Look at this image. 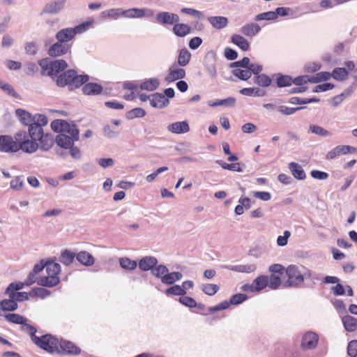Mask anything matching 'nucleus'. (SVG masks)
I'll return each instance as SVG.
<instances>
[{"label": "nucleus", "instance_id": "nucleus-1", "mask_svg": "<svg viewBox=\"0 0 357 357\" xmlns=\"http://www.w3.org/2000/svg\"><path fill=\"white\" fill-rule=\"evenodd\" d=\"M52 129L60 132L56 138V144L63 149H68L74 145L79 139V130L75 124H71L65 120L56 119L51 123Z\"/></svg>", "mask_w": 357, "mask_h": 357}, {"label": "nucleus", "instance_id": "nucleus-2", "mask_svg": "<svg viewBox=\"0 0 357 357\" xmlns=\"http://www.w3.org/2000/svg\"><path fill=\"white\" fill-rule=\"evenodd\" d=\"M288 277L284 286L287 287H297L301 286L306 278L310 276V271L305 267L295 264H291L285 270Z\"/></svg>", "mask_w": 357, "mask_h": 357}, {"label": "nucleus", "instance_id": "nucleus-3", "mask_svg": "<svg viewBox=\"0 0 357 357\" xmlns=\"http://www.w3.org/2000/svg\"><path fill=\"white\" fill-rule=\"evenodd\" d=\"M87 75H77L74 70H68L61 74L56 79V84L60 87L69 86L73 89L78 88L88 81Z\"/></svg>", "mask_w": 357, "mask_h": 357}, {"label": "nucleus", "instance_id": "nucleus-4", "mask_svg": "<svg viewBox=\"0 0 357 357\" xmlns=\"http://www.w3.org/2000/svg\"><path fill=\"white\" fill-rule=\"evenodd\" d=\"M47 275L41 276L37 281L39 285L52 287L57 285L60 279L58 275L61 272V266L58 263L49 261L46 263Z\"/></svg>", "mask_w": 357, "mask_h": 357}, {"label": "nucleus", "instance_id": "nucleus-5", "mask_svg": "<svg viewBox=\"0 0 357 357\" xmlns=\"http://www.w3.org/2000/svg\"><path fill=\"white\" fill-rule=\"evenodd\" d=\"M41 68V74L47 76H52L59 73L68 67L66 61L57 59L50 61L48 59H43L39 61Z\"/></svg>", "mask_w": 357, "mask_h": 357}, {"label": "nucleus", "instance_id": "nucleus-6", "mask_svg": "<svg viewBox=\"0 0 357 357\" xmlns=\"http://www.w3.org/2000/svg\"><path fill=\"white\" fill-rule=\"evenodd\" d=\"M33 342L41 349L50 354L61 353L59 340L52 335H45L40 337L33 336Z\"/></svg>", "mask_w": 357, "mask_h": 357}, {"label": "nucleus", "instance_id": "nucleus-7", "mask_svg": "<svg viewBox=\"0 0 357 357\" xmlns=\"http://www.w3.org/2000/svg\"><path fill=\"white\" fill-rule=\"evenodd\" d=\"M15 139L17 141V151L22 150L24 153H33L39 148L38 139L28 136L25 132L16 134Z\"/></svg>", "mask_w": 357, "mask_h": 357}, {"label": "nucleus", "instance_id": "nucleus-8", "mask_svg": "<svg viewBox=\"0 0 357 357\" xmlns=\"http://www.w3.org/2000/svg\"><path fill=\"white\" fill-rule=\"evenodd\" d=\"M154 15V11L151 8H130L128 9H123V17L127 19L135 18H150Z\"/></svg>", "mask_w": 357, "mask_h": 357}, {"label": "nucleus", "instance_id": "nucleus-9", "mask_svg": "<svg viewBox=\"0 0 357 357\" xmlns=\"http://www.w3.org/2000/svg\"><path fill=\"white\" fill-rule=\"evenodd\" d=\"M155 21L158 24L162 26H171L178 22L179 17L173 13L161 11L155 15Z\"/></svg>", "mask_w": 357, "mask_h": 357}, {"label": "nucleus", "instance_id": "nucleus-10", "mask_svg": "<svg viewBox=\"0 0 357 357\" xmlns=\"http://www.w3.org/2000/svg\"><path fill=\"white\" fill-rule=\"evenodd\" d=\"M319 341V336L314 332L305 333L301 340V348L303 350H311L317 347Z\"/></svg>", "mask_w": 357, "mask_h": 357}, {"label": "nucleus", "instance_id": "nucleus-11", "mask_svg": "<svg viewBox=\"0 0 357 357\" xmlns=\"http://www.w3.org/2000/svg\"><path fill=\"white\" fill-rule=\"evenodd\" d=\"M0 151L10 153L17 151V141L8 135H0Z\"/></svg>", "mask_w": 357, "mask_h": 357}, {"label": "nucleus", "instance_id": "nucleus-12", "mask_svg": "<svg viewBox=\"0 0 357 357\" xmlns=\"http://www.w3.org/2000/svg\"><path fill=\"white\" fill-rule=\"evenodd\" d=\"M70 49L69 45L58 41L50 47L48 54L52 57H59L67 54Z\"/></svg>", "mask_w": 357, "mask_h": 357}, {"label": "nucleus", "instance_id": "nucleus-13", "mask_svg": "<svg viewBox=\"0 0 357 357\" xmlns=\"http://www.w3.org/2000/svg\"><path fill=\"white\" fill-rule=\"evenodd\" d=\"M59 347L61 353H57L58 354L78 355L81 353V349L70 341L61 340L59 342Z\"/></svg>", "mask_w": 357, "mask_h": 357}, {"label": "nucleus", "instance_id": "nucleus-14", "mask_svg": "<svg viewBox=\"0 0 357 357\" xmlns=\"http://www.w3.org/2000/svg\"><path fill=\"white\" fill-rule=\"evenodd\" d=\"M167 129L172 133L180 135L189 132L190 126L187 121H183L170 123Z\"/></svg>", "mask_w": 357, "mask_h": 357}, {"label": "nucleus", "instance_id": "nucleus-15", "mask_svg": "<svg viewBox=\"0 0 357 357\" xmlns=\"http://www.w3.org/2000/svg\"><path fill=\"white\" fill-rule=\"evenodd\" d=\"M38 142L40 150L47 151H49L54 145L55 139L51 134L44 132L38 138Z\"/></svg>", "mask_w": 357, "mask_h": 357}, {"label": "nucleus", "instance_id": "nucleus-16", "mask_svg": "<svg viewBox=\"0 0 357 357\" xmlns=\"http://www.w3.org/2000/svg\"><path fill=\"white\" fill-rule=\"evenodd\" d=\"M150 104L153 107L162 109L169 104V100L162 93H156L151 96Z\"/></svg>", "mask_w": 357, "mask_h": 357}, {"label": "nucleus", "instance_id": "nucleus-17", "mask_svg": "<svg viewBox=\"0 0 357 357\" xmlns=\"http://www.w3.org/2000/svg\"><path fill=\"white\" fill-rule=\"evenodd\" d=\"M185 75V72L183 69L176 66H171L168 70V75L166 77V80L168 82H174L183 78Z\"/></svg>", "mask_w": 357, "mask_h": 357}, {"label": "nucleus", "instance_id": "nucleus-18", "mask_svg": "<svg viewBox=\"0 0 357 357\" xmlns=\"http://www.w3.org/2000/svg\"><path fill=\"white\" fill-rule=\"evenodd\" d=\"M101 17L104 19L116 20L123 17V9L121 8H113L101 13Z\"/></svg>", "mask_w": 357, "mask_h": 357}, {"label": "nucleus", "instance_id": "nucleus-19", "mask_svg": "<svg viewBox=\"0 0 357 357\" xmlns=\"http://www.w3.org/2000/svg\"><path fill=\"white\" fill-rule=\"evenodd\" d=\"M260 31L259 25L254 22L246 24L241 28V32L243 35L251 38L259 33Z\"/></svg>", "mask_w": 357, "mask_h": 357}, {"label": "nucleus", "instance_id": "nucleus-20", "mask_svg": "<svg viewBox=\"0 0 357 357\" xmlns=\"http://www.w3.org/2000/svg\"><path fill=\"white\" fill-rule=\"evenodd\" d=\"M55 37L58 41L65 43L74 38L75 32L73 28L63 29L56 33Z\"/></svg>", "mask_w": 357, "mask_h": 357}, {"label": "nucleus", "instance_id": "nucleus-21", "mask_svg": "<svg viewBox=\"0 0 357 357\" xmlns=\"http://www.w3.org/2000/svg\"><path fill=\"white\" fill-rule=\"evenodd\" d=\"M158 260L153 257H146L142 259L139 262V267L142 271H151L157 265Z\"/></svg>", "mask_w": 357, "mask_h": 357}, {"label": "nucleus", "instance_id": "nucleus-22", "mask_svg": "<svg viewBox=\"0 0 357 357\" xmlns=\"http://www.w3.org/2000/svg\"><path fill=\"white\" fill-rule=\"evenodd\" d=\"M65 5V0H59L54 3H50L45 5L43 12L50 14H56L60 12Z\"/></svg>", "mask_w": 357, "mask_h": 357}, {"label": "nucleus", "instance_id": "nucleus-23", "mask_svg": "<svg viewBox=\"0 0 357 357\" xmlns=\"http://www.w3.org/2000/svg\"><path fill=\"white\" fill-rule=\"evenodd\" d=\"M13 284H10L6 289V293L8 295L9 298H13L15 301H23L28 300L30 296L29 293L26 292H13Z\"/></svg>", "mask_w": 357, "mask_h": 357}, {"label": "nucleus", "instance_id": "nucleus-24", "mask_svg": "<svg viewBox=\"0 0 357 357\" xmlns=\"http://www.w3.org/2000/svg\"><path fill=\"white\" fill-rule=\"evenodd\" d=\"M77 261L84 266H91L94 264V258L86 251H81L76 255Z\"/></svg>", "mask_w": 357, "mask_h": 357}, {"label": "nucleus", "instance_id": "nucleus-25", "mask_svg": "<svg viewBox=\"0 0 357 357\" xmlns=\"http://www.w3.org/2000/svg\"><path fill=\"white\" fill-rule=\"evenodd\" d=\"M174 33L178 37H185L191 31V28L184 23H175L172 28Z\"/></svg>", "mask_w": 357, "mask_h": 357}, {"label": "nucleus", "instance_id": "nucleus-26", "mask_svg": "<svg viewBox=\"0 0 357 357\" xmlns=\"http://www.w3.org/2000/svg\"><path fill=\"white\" fill-rule=\"evenodd\" d=\"M82 91L86 95L95 96L102 92V87L98 84L90 82L83 86Z\"/></svg>", "mask_w": 357, "mask_h": 357}, {"label": "nucleus", "instance_id": "nucleus-27", "mask_svg": "<svg viewBox=\"0 0 357 357\" xmlns=\"http://www.w3.org/2000/svg\"><path fill=\"white\" fill-rule=\"evenodd\" d=\"M289 169L296 178L299 180H303L305 178V173L302 167L298 163L290 162L289 164Z\"/></svg>", "mask_w": 357, "mask_h": 357}, {"label": "nucleus", "instance_id": "nucleus-28", "mask_svg": "<svg viewBox=\"0 0 357 357\" xmlns=\"http://www.w3.org/2000/svg\"><path fill=\"white\" fill-rule=\"evenodd\" d=\"M231 42L243 51L249 49L250 43L246 38L238 34H234L231 38Z\"/></svg>", "mask_w": 357, "mask_h": 357}, {"label": "nucleus", "instance_id": "nucleus-29", "mask_svg": "<svg viewBox=\"0 0 357 357\" xmlns=\"http://www.w3.org/2000/svg\"><path fill=\"white\" fill-rule=\"evenodd\" d=\"M208 21L215 29H222L228 24L227 18L222 16L210 17H208Z\"/></svg>", "mask_w": 357, "mask_h": 357}, {"label": "nucleus", "instance_id": "nucleus-30", "mask_svg": "<svg viewBox=\"0 0 357 357\" xmlns=\"http://www.w3.org/2000/svg\"><path fill=\"white\" fill-rule=\"evenodd\" d=\"M16 116L19 119L20 121L25 125L29 126L33 123V116L29 112L22 109H17L15 112Z\"/></svg>", "mask_w": 357, "mask_h": 357}, {"label": "nucleus", "instance_id": "nucleus-31", "mask_svg": "<svg viewBox=\"0 0 357 357\" xmlns=\"http://www.w3.org/2000/svg\"><path fill=\"white\" fill-rule=\"evenodd\" d=\"M344 327L345 330L348 332H354L357 328V319L347 315L342 317V319Z\"/></svg>", "mask_w": 357, "mask_h": 357}, {"label": "nucleus", "instance_id": "nucleus-32", "mask_svg": "<svg viewBox=\"0 0 357 357\" xmlns=\"http://www.w3.org/2000/svg\"><path fill=\"white\" fill-rule=\"evenodd\" d=\"M228 269L238 273H250L257 269V266L255 264H240L230 266Z\"/></svg>", "mask_w": 357, "mask_h": 357}, {"label": "nucleus", "instance_id": "nucleus-33", "mask_svg": "<svg viewBox=\"0 0 357 357\" xmlns=\"http://www.w3.org/2000/svg\"><path fill=\"white\" fill-rule=\"evenodd\" d=\"M183 275L180 272L174 271V272H169L167 271V273L166 274V276L163 281L162 282L163 284H173L177 281H179L182 279Z\"/></svg>", "mask_w": 357, "mask_h": 357}, {"label": "nucleus", "instance_id": "nucleus-34", "mask_svg": "<svg viewBox=\"0 0 357 357\" xmlns=\"http://www.w3.org/2000/svg\"><path fill=\"white\" fill-rule=\"evenodd\" d=\"M160 85V81L157 78H150L141 84L140 88L142 90L153 91Z\"/></svg>", "mask_w": 357, "mask_h": 357}, {"label": "nucleus", "instance_id": "nucleus-35", "mask_svg": "<svg viewBox=\"0 0 357 357\" xmlns=\"http://www.w3.org/2000/svg\"><path fill=\"white\" fill-rule=\"evenodd\" d=\"M190 58H191L190 52L186 48L181 49L179 52L178 56V65L181 66H187L190 62Z\"/></svg>", "mask_w": 357, "mask_h": 357}, {"label": "nucleus", "instance_id": "nucleus-36", "mask_svg": "<svg viewBox=\"0 0 357 357\" xmlns=\"http://www.w3.org/2000/svg\"><path fill=\"white\" fill-rule=\"evenodd\" d=\"M240 93L244 96L257 97H261L266 94L264 91L259 88H244L240 91Z\"/></svg>", "mask_w": 357, "mask_h": 357}, {"label": "nucleus", "instance_id": "nucleus-37", "mask_svg": "<svg viewBox=\"0 0 357 357\" xmlns=\"http://www.w3.org/2000/svg\"><path fill=\"white\" fill-rule=\"evenodd\" d=\"M168 271V268L165 265L160 264L155 266L154 268L152 269L151 273L155 277L160 279L161 282H162Z\"/></svg>", "mask_w": 357, "mask_h": 357}, {"label": "nucleus", "instance_id": "nucleus-38", "mask_svg": "<svg viewBox=\"0 0 357 357\" xmlns=\"http://www.w3.org/2000/svg\"><path fill=\"white\" fill-rule=\"evenodd\" d=\"M309 130L313 134L324 137H331L332 135L331 132H329L328 130L315 124L310 125L309 127Z\"/></svg>", "mask_w": 357, "mask_h": 357}, {"label": "nucleus", "instance_id": "nucleus-39", "mask_svg": "<svg viewBox=\"0 0 357 357\" xmlns=\"http://www.w3.org/2000/svg\"><path fill=\"white\" fill-rule=\"evenodd\" d=\"M103 133L109 138H115L119 136L120 131L114 126V124H107L104 126Z\"/></svg>", "mask_w": 357, "mask_h": 357}, {"label": "nucleus", "instance_id": "nucleus-40", "mask_svg": "<svg viewBox=\"0 0 357 357\" xmlns=\"http://www.w3.org/2000/svg\"><path fill=\"white\" fill-rule=\"evenodd\" d=\"M268 283V281L267 280V276L265 275H260L257 277L254 281H253V285L255 291H259L261 289H264Z\"/></svg>", "mask_w": 357, "mask_h": 357}, {"label": "nucleus", "instance_id": "nucleus-41", "mask_svg": "<svg viewBox=\"0 0 357 357\" xmlns=\"http://www.w3.org/2000/svg\"><path fill=\"white\" fill-rule=\"evenodd\" d=\"M28 130V136L31 137V138L37 139L43 133V128L38 126L37 125H34L33 123L29 124Z\"/></svg>", "mask_w": 357, "mask_h": 357}, {"label": "nucleus", "instance_id": "nucleus-42", "mask_svg": "<svg viewBox=\"0 0 357 357\" xmlns=\"http://www.w3.org/2000/svg\"><path fill=\"white\" fill-rule=\"evenodd\" d=\"M0 306L4 311H13L17 308V303L11 298L1 301Z\"/></svg>", "mask_w": 357, "mask_h": 357}, {"label": "nucleus", "instance_id": "nucleus-43", "mask_svg": "<svg viewBox=\"0 0 357 357\" xmlns=\"http://www.w3.org/2000/svg\"><path fill=\"white\" fill-rule=\"evenodd\" d=\"M331 77L336 80L344 81L348 77V72L344 68H337L333 70Z\"/></svg>", "mask_w": 357, "mask_h": 357}, {"label": "nucleus", "instance_id": "nucleus-44", "mask_svg": "<svg viewBox=\"0 0 357 357\" xmlns=\"http://www.w3.org/2000/svg\"><path fill=\"white\" fill-rule=\"evenodd\" d=\"M76 255L73 252L65 250L61 252V261L66 265H69L73 262Z\"/></svg>", "mask_w": 357, "mask_h": 357}, {"label": "nucleus", "instance_id": "nucleus-45", "mask_svg": "<svg viewBox=\"0 0 357 357\" xmlns=\"http://www.w3.org/2000/svg\"><path fill=\"white\" fill-rule=\"evenodd\" d=\"M331 77V73L328 72H321L310 77L311 83H319L323 81L328 80Z\"/></svg>", "mask_w": 357, "mask_h": 357}, {"label": "nucleus", "instance_id": "nucleus-46", "mask_svg": "<svg viewBox=\"0 0 357 357\" xmlns=\"http://www.w3.org/2000/svg\"><path fill=\"white\" fill-rule=\"evenodd\" d=\"M233 75L242 80H247L251 77V71L248 68L241 69L238 68L233 70Z\"/></svg>", "mask_w": 357, "mask_h": 357}, {"label": "nucleus", "instance_id": "nucleus-47", "mask_svg": "<svg viewBox=\"0 0 357 357\" xmlns=\"http://www.w3.org/2000/svg\"><path fill=\"white\" fill-rule=\"evenodd\" d=\"M181 12L184 14L192 16L197 20H203L204 18V15L202 12L195 10L194 8H181Z\"/></svg>", "mask_w": 357, "mask_h": 357}, {"label": "nucleus", "instance_id": "nucleus-48", "mask_svg": "<svg viewBox=\"0 0 357 357\" xmlns=\"http://www.w3.org/2000/svg\"><path fill=\"white\" fill-rule=\"evenodd\" d=\"M30 296H36L41 298H45L50 295V292L49 290L43 288V287H38L33 289L31 291L29 292Z\"/></svg>", "mask_w": 357, "mask_h": 357}, {"label": "nucleus", "instance_id": "nucleus-49", "mask_svg": "<svg viewBox=\"0 0 357 357\" xmlns=\"http://www.w3.org/2000/svg\"><path fill=\"white\" fill-rule=\"evenodd\" d=\"M255 84L260 86H268L271 83V79L265 74L258 75L255 77Z\"/></svg>", "mask_w": 357, "mask_h": 357}, {"label": "nucleus", "instance_id": "nucleus-50", "mask_svg": "<svg viewBox=\"0 0 357 357\" xmlns=\"http://www.w3.org/2000/svg\"><path fill=\"white\" fill-rule=\"evenodd\" d=\"M167 295H175V296H184L185 291L183 290L181 285H173L169 288L167 289L165 291Z\"/></svg>", "mask_w": 357, "mask_h": 357}, {"label": "nucleus", "instance_id": "nucleus-51", "mask_svg": "<svg viewBox=\"0 0 357 357\" xmlns=\"http://www.w3.org/2000/svg\"><path fill=\"white\" fill-rule=\"evenodd\" d=\"M267 280L268 281L267 286L272 289H278L282 284L280 278L275 275H271L270 277L267 276Z\"/></svg>", "mask_w": 357, "mask_h": 357}, {"label": "nucleus", "instance_id": "nucleus-52", "mask_svg": "<svg viewBox=\"0 0 357 357\" xmlns=\"http://www.w3.org/2000/svg\"><path fill=\"white\" fill-rule=\"evenodd\" d=\"M201 289L206 294L213 296L218 292L219 287L215 284H205L202 285Z\"/></svg>", "mask_w": 357, "mask_h": 357}, {"label": "nucleus", "instance_id": "nucleus-53", "mask_svg": "<svg viewBox=\"0 0 357 357\" xmlns=\"http://www.w3.org/2000/svg\"><path fill=\"white\" fill-rule=\"evenodd\" d=\"M120 265L124 269L134 270L137 267V264L135 261L124 257L120 259Z\"/></svg>", "mask_w": 357, "mask_h": 357}, {"label": "nucleus", "instance_id": "nucleus-54", "mask_svg": "<svg viewBox=\"0 0 357 357\" xmlns=\"http://www.w3.org/2000/svg\"><path fill=\"white\" fill-rule=\"evenodd\" d=\"M145 114H146V112L144 111V109L137 107V108H135V109L129 111L126 114V117L128 119H133L135 118L143 117L145 116Z\"/></svg>", "mask_w": 357, "mask_h": 357}, {"label": "nucleus", "instance_id": "nucleus-55", "mask_svg": "<svg viewBox=\"0 0 357 357\" xmlns=\"http://www.w3.org/2000/svg\"><path fill=\"white\" fill-rule=\"evenodd\" d=\"M255 20L256 21L275 20H276V15L273 11H268L255 15Z\"/></svg>", "mask_w": 357, "mask_h": 357}, {"label": "nucleus", "instance_id": "nucleus-56", "mask_svg": "<svg viewBox=\"0 0 357 357\" xmlns=\"http://www.w3.org/2000/svg\"><path fill=\"white\" fill-rule=\"evenodd\" d=\"M5 317L7 321L11 323L20 324L21 326L24 321H26L25 318L17 314H8Z\"/></svg>", "mask_w": 357, "mask_h": 357}, {"label": "nucleus", "instance_id": "nucleus-57", "mask_svg": "<svg viewBox=\"0 0 357 357\" xmlns=\"http://www.w3.org/2000/svg\"><path fill=\"white\" fill-rule=\"evenodd\" d=\"M47 118L43 114H37L33 116V124L37 125L40 128H43V126H46L47 124Z\"/></svg>", "mask_w": 357, "mask_h": 357}, {"label": "nucleus", "instance_id": "nucleus-58", "mask_svg": "<svg viewBox=\"0 0 357 357\" xmlns=\"http://www.w3.org/2000/svg\"><path fill=\"white\" fill-rule=\"evenodd\" d=\"M92 23H93V21H88V22L82 23V24L76 26L75 27L73 28V30L75 32V36L76 34H80V33H82L86 31L91 27Z\"/></svg>", "mask_w": 357, "mask_h": 357}, {"label": "nucleus", "instance_id": "nucleus-59", "mask_svg": "<svg viewBox=\"0 0 357 357\" xmlns=\"http://www.w3.org/2000/svg\"><path fill=\"white\" fill-rule=\"evenodd\" d=\"M291 236V232L288 230H285L283 232L282 236H279L277 238V245L280 247H283L287 245L288 239Z\"/></svg>", "mask_w": 357, "mask_h": 357}, {"label": "nucleus", "instance_id": "nucleus-60", "mask_svg": "<svg viewBox=\"0 0 357 357\" xmlns=\"http://www.w3.org/2000/svg\"><path fill=\"white\" fill-rule=\"evenodd\" d=\"M293 83V79L290 76L288 75H282L278 78L277 84L280 87H284L287 86H290Z\"/></svg>", "mask_w": 357, "mask_h": 357}, {"label": "nucleus", "instance_id": "nucleus-61", "mask_svg": "<svg viewBox=\"0 0 357 357\" xmlns=\"http://www.w3.org/2000/svg\"><path fill=\"white\" fill-rule=\"evenodd\" d=\"M248 296L243 294H236L232 296L229 301V305H238L245 300H247Z\"/></svg>", "mask_w": 357, "mask_h": 357}, {"label": "nucleus", "instance_id": "nucleus-62", "mask_svg": "<svg viewBox=\"0 0 357 357\" xmlns=\"http://www.w3.org/2000/svg\"><path fill=\"white\" fill-rule=\"evenodd\" d=\"M339 153L341 155H346L352 153L357 151V149L349 145H339L337 146Z\"/></svg>", "mask_w": 357, "mask_h": 357}, {"label": "nucleus", "instance_id": "nucleus-63", "mask_svg": "<svg viewBox=\"0 0 357 357\" xmlns=\"http://www.w3.org/2000/svg\"><path fill=\"white\" fill-rule=\"evenodd\" d=\"M0 89H1L4 92L8 93L10 96L13 97L16 96V92L15 91L13 87L8 83L4 82L0 79Z\"/></svg>", "mask_w": 357, "mask_h": 357}, {"label": "nucleus", "instance_id": "nucleus-64", "mask_svg": "<svg viewBox=\"0 0 357 357\" xmlns=\"http://www.w3.org/2000/svg\"><path fill=\"white\" fill-rule=\"evenodd\" d=\"M347 354L350 357L357 356V340H351L347 347Z\"/></svg>", "mask_w": 357, "mask_h": 357}]
</instances>
